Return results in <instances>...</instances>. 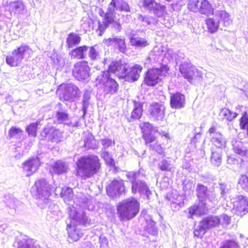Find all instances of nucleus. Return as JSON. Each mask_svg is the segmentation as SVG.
I'll return each instance as SVG.
<instances>
[{
	"instance_id": "ddd939ff",
	"label": "nucleus",
	"mask_w": 248,
	"mask_h": 248,
	"mask_svg": "<svg viewBox=\"0 0 248 248\" xmlns=\"http://www.w3.org/2000/svg\"><path fill=\"white\" fill-rule=\"evenodd\" d=\"M142 69V67L138 64L130 67L127 64L124 63L122 71L119 75L120 78L124 79L129 82H134L139 79Z\"/></svg>"
},
{
	"instance_id": "4468645a",
	"label": "nucleus",
	"mask_w": 248,
	"mask_h": 248,
	"mask_svg": "<svg viewBox=\"0 0 248 248\" xmlns=\"http://www.w3.org/2000/svg\"><path fill=\"white\" fill-rule=\"evenodd\" d=\"M90 68L88 62L83 61L76 63L73 69V74L78 80H89Z\"/></svg>"
},
{
	"instance_id": "6ab92c4d",
	"label": "nucleus",
	"mask_w": 248,
	"mask_h": 248,
	"mask_svg": "<svg viewBox=\"0 0 248 248\" xmlns=\"http://www.w3.org/2000/svg\"><path fill=\"white\" fill-rule=\"evenodd\" d=\"M41 135L52 142H58L62 139V133L59 129L53 127H46Z\"/></svg>"
},
{
	"instance_id": "f8f14e48",
	"label": "nucleus",
	"mask_w": 248,
	"mask_h": 248,
	"mask_svg": "<svg viewBox=\"0 0 248 248\" xmlns=\"http://www.w3.org/2000/svg\"><path fill=\"white\" fill-rule=\"evenodd\" d=\"M169 70L167 65H161L159 68L149 69L144 78V82L148 86H155L165 77Z\"/></svg>"
},
{
	"instance_id": "20e7f679",
	"label": "nucleus",
	"mask_w": 248,
	"mask_h": 248,
	"mask_svg": "<svg viewBox=\"0 0 248 248\" xmlns=\"http://www.w3.org/2000/svg\"><path fill=\"white\" fill-rule=\"evenodd\" d=\"M168 54L170 55L172 60H175L176 64H180L179 72L189 82H192L194 77L200 75L199 71L192 65L188 60L185 58L184 53L181 52L171 53V51L169 50Z\"/></svg>"
},
{
	"instance_id": "de8ad7c7",
	"label": "nucleus",
	"mask_w": 248,
	"mask_h": 248,
	"mask_svg": "<svg viewBox=\"0 0 248 248\" xmlns=\"http://www.w3.org/2000/svg\"><path fill=\"white\" fill-rule=\"evenodd\" d=\"M146 230L148 232L153 235H155L157 233V229L155 226V222L152 219L146 220Z\"/></svg>"
},
{
	"instance_id": "e433bc0d",
	"label": "nucleus",
	"mask_w": 248,
	"mask_h": 248,
	"mask_svg": "<svg viewBox=\"0 0 248 248\" xmlns=\"http://www.w3.org/2000/svg\"><path fill=\"white\" fill-rule=\"evenodd\" d=\"M143 111L142 105L141 103L134 102V108L131 113L130 118L132 120H138L141 117Z\"/></svg>"
},
{
	"instance_id": "423d86ee",
	"label": "nucleus",
	"mask_w": 248,
	"mask_h": 248,
	"mask_svg": "<svg viewBox=\"0 0 248 248\" xmlns=\"http://www.w3.org/2000/svg\"><path fill=\"white\" fill-rule=\"evenodd\" d=\"M140 203L134 198H129L119 203L117 212L121 221L128 220L134 218L139 213Z\"/></svg>"
},
{
	"instance_id": "4d7b16f0",
	"label": "nucleus",
	"mask_w": 248,
	"mask_h": 248,
	"mask_svg": "<svg viewBox=\"0 0 248 248\" xmlns=\"http://www.w3.org/2000/svg\"><path fill=\"white\" fill-rule=\"evenodd\" d=\"M238 183L243 189L248 192V177L246 175H242L239 179Z\"/></svg>"
},
{
	"instance_id": "680f3d73",
	"label": "nucleus",
	"mask_w": 248,
	"mask_h": 248,
	"mask_svg": "<svg viewBox=\"0 0 248 248\" xmlns=\"http://www.w3.org/2000/svg\"><path fill=\"white\" fill-rule=\"evenodd\" d=\"M220 248H239V246L234 241L228 240L223 242Z\"/></svg>"
},
{
	"instance_id": "052dcab7",
	"label": "nucleus",
	"mask_w": 248,
	"mask_h": 248,
	"mask_svg": "<svg viewBox=\"0 0 248 248\" xmlns=\"http://www.w3.org/2000/svg\"><path fill=\"white\" fill-rule=\"evenodd\" d=\"M240 125L242 129H247V134L248 135V118L246 112L245 113L240 119Z\"/></svg>"
},
{
	"instance_id": "2eb2a0df",
	"label": "nucleus",
	"mask_w": 248,
	"mask_h": 248,
	"mask_svg": "<svg viewBox=\"0 0 248 248\" xmlns=\"http://www.w3.org/2000/svg\"><path fill=\"white\" fill-rule=\"evenodd\" d=\"M63 91L61 99L63 100L73 102L78 99L80 95L79 89L73 84H66L62 86Z\"/></svg>"
},
{
	"instance_id": "5fc2aeb1",
	"label": "nucleus",
	"mask_w": 248,
	"mask_h": 248,
	"mask_svg": "<svg viewBox=\"0 0 248 248\" xmlns=\"http://www.w3.org/2000/svg\"><path fill=\"white\" fill-rule=\"evenodd\" d=\"M202 225V223L200 222L199 225L195 228L194 231V234L195 236L202 237L206 232L207 229Z\"/></svg>"
},
{
	"instance_id": "0e129e2a",
	"label": "nucleus",
	"mask_w": 248,
	"mask_h": 248,
	"mask_svg": "<svg viewBox=\"0 0 248 248\" xmlns=\"http://www.w3.org/2000/svg\"><path fill=\"white\" fill-rule=\"evenodd\" d=\"M107 13V12L105 13L103 10L101 9H100L99 10V14L100 15V16H102V17H103V21L102 22H101V21H99L98 22V29L100 31V35H102V34H103V33L104 32V31H105V30L108 27V26H109V25L110 24V23H109L107 26L103 30H101V26H102L103 24H104V19H105V15Z\"/></svg>"
},
{
	"instance_id": "58836bf2",
	"label": "nucleus",
	"mask_w": 248,
	"mask_h": 248,
	"mask_svg": "<svg viewBox=\"0 0 248 248\" xmlns=\"http://www.w3.org/2000/svg\"><path fill=\"white\" fill-rule=\"evenodd\" d=\"M237 114L233 112L229 109L224 108L221 109L219 116L223 120H226L228 121H232L237 116Z\"/></svg>"
},
{
	"instance_id": "79ce46f5",
	"label": "nucleus",
	"mask_w": 248,
	"mask_h": 248,
	"mask_svg": "<svg viewBox=\"0 0 248 248\" xmlns=\"http://www.w3.org/2000/svg\"><path fill=\"white\" fill-rule=\"evenodd\" d=\"M84 147L87 149H95L97 145L94 137L91 134H87L84 140Z\"/></svg>"
},
{
	"instance_id": "dca6fc26",
	"label": "nucleus",
	"mask_w": 248,
	"mask_h": 248,
	"mask_svg": "<svg viewBox=\"0 0 248 248\" xmlns=\"http://www.w3.org/2000/svg\"><path fill=\"white\" fill-rule=\"evenodd\" d=\"M106 189L108 196L112 198L120 196L124 193V181L122 179H114L107 187Z\"/></svg>"
},
{
	"instance_id": "13d9d810",
	"label": "nucleus",
	"mask_w": 248,
	"mask_h": 248,
	"mask_svg": "<svg viewBox=\"0 0 248 248\" xmlns=\"http://www.w3.org/2000/svg\"><path fill=\"white\" fill-rule=\"evenodd\" d=\"M37 125V123H32L26 128V130L29 136L33 137L36 136Z\"/></svg>"
},
{
	"instance_id": "bb28decb",
	"label": "nucleus",
	"mask_w": 248,
	"mask_h": 248,
	"mask_svg": "<svg viewBox=\"0 0 248 248\" xmlns=\"http://www.w3.org/2000/svg\"><path fill=\"white\" fill-rule=\"evenodd\" d=\"M222 149L217 148L211 149L210 162L214 167H219L222 163Z\"/></svg>"
},
{
	"instance_id": "3c124183",
	"label": "nucleus",
	"mask_w": 248,
	"mask_h": 248,
	"mask_svg": "<svg viewBox=\"0 0 248 248\" xmlns=\"http://www.w3.org/2000/svg\"><path fill=\"white\" fill-rule=\"evenodd\" d=\"M100 142L103 146L101 149V152L104 151H108V148L112 147L113 145H114L115 143L114 141H113L111 140L108 138L101 139L100 140Z\"/></svg>"
},
{
	"instance_id": "aec40b11",
	"label": "nucleus",
	"mask_w": 248,
	"mask_h": 248,
	"mask_svg": "<svg viewBox=\"0 0 248 248\" xmlns=\"http://www.w3.org/2000/svg\"><path fill=\"white\" fill-rule=\"evenodd\" d=\"M209 133L210 134L211 141L216 146L212 148L221 149L222 148L225 147L226 143V139L221 133L216 132V129L215 127H211L209 129Z\"/></svg>"
},
{
	"instance_id": "2f4dec72",
	"label": "nucleus",
	"mask_w": 248,
	"mask_h": 248,
	"mask_svg": "<svg viewBox=\"0 0 248 248\" xmlns=\"http://www.w3.org/2000/svg\"><path fill=\"white\" fill-rule=\"evenodd\" d=\"M201 222L202 225L207 230L217 226L219 224L218 216H210L203 218Z\"/></svg>"
},
{
	"instance_id": "393cba45",
	"label": "nucleus",
	"mask_w": 248,
	"mask_h": 248,
	"mask_svg": "<svg viewBox=\"0 0 248 248\" xmlns=\"http://www.w3.org/2000/svg\"><path fill=\"white\" fill-rule=\"evenodd\" d=\"M171 107L175 109H180L185 105V96L180 93H176L170 96Z\"/></svg>"
},
{
	"instance_id": "a19ab883",
	"label": "nucleus",
	"mask_w": 248,
	"mask_h": 248,
	"mask_svg": "<svg viewBox=\"0 0 248 248\" xmlns=\"http://www.w3.org/2000/svg\"><path fill=\"white\" fill-rule=\"evenodd\" d=\"M17 248H36V247L34 245L33 240L26 236L19 240Z\"/></svg>"
},
{
	"instance_id": "6e6552de",
	"label": "nucleus",
	"mask_w": 248,
	"mask_h": 248,
	"mask_svg": "<svg viewBox=\"0 0 248 248\" xmlns=\"http://www.w3.org/2000/svg\"><path fill=\"white\" fill-rule=\"evenodd\" d=\"M126 177L132 184V191L134 193L139 192L141 194L146 195L149 198L151 194L146 184L141 178L143 174H141L140 170L137 172L130 171L126 173Z\"/></svg>"
},
{
	"instance_id": "bf43d9fd",
	"label": "nucleus",
	"mask_w": 248,
	"mask_h": 248,
	"mask_svg": "<svg viewBox=\"0 0 248 248\" xmlns=\"http://www.w3.org/2000/svg\"><path fill=\"white\" fill-rule=\"evenodd\" d=\"M158 48L157 47H155L154 49V51L153 52H152V54H151L150 55V56H149L146 61L147 62H146V63H149L150 62V61H151V57L153 55H155V56H158V58H157V61H158V60L159 59H162V58L163 57V56L164 55H166V53H164L163 52V51L162 50V49H161L160 50V51H159V50H157V52H156V49H157Z\"/></svg>"
},
{
	"instance_id": "f704fd0d",
	"label": "nucleus",
	"mask_w": 248,
	"mask_h": 248,
	"mask_svg": "<svg viewBox=\"0 0 248 248\" xmlns=\"http://www.w3.org/2000/svg\"><path fill=\"white\" fill-rule=\"evenodd\" d=\"M202 14L209 16L214 14L213 8L211 4L206 0H202L200 3L199 10H198Z\"/></svg>"
},
{
	"instance_id": "8fccbe9b",
	"label": "nucleus",
	"mask_w": 248,
	"mask_h": 248,
	"mask_svg": "<svg viewBox=\"0 0 248 248\" xmlns=\"http://www.w3.org/2000/svg\"><path fill=\"white\" fill-rule=\"evenodd\" d=\"M230 185H228L224 183H221L219 184V189L220 191V195L221 197L225 199L227 197V194H228L231 191Z\"/></svg>"
},
{
	"instance_id": "a211bd4d",
	"label": "nucleus",
	"mask_w": 248,
	"mask_h": 248,
	"mask_svg": "<svg viewBox=\"0 0 248 248\" xmlns=\"http://www.w3.org/2000/svg\"><path fill=\"white\" fill-rule=\"evenodd\" d=\"M233 203L236 214L243 217L248 213V198L247 197L238 195L236 196Z\"/></svg>"
},
{
	"instance_id": "7c9ffc66",
	"label": "nucleus",
	"mask_w": 248,
	"mask_h": 248,
	"mask_svg": "<svg viewBox=\"0 0 248 248\" xmlns=\"http://www.w3.org/2000/svg\"><path fill=\"white\" fill-rule=\"evenodd\" d=\"M47 211V217L52 220H58L62 216V213L60 210L58 206L53 203H49Z\"/></svg>"
},
{
	"instance_id": "a18cd8bd",
	"label": "nucleus",
	"mask_w": 248,
	"mask_h": 248,
	"mask_svg": "<svg viewBox=\"0 0 248 248\" xmlns=\"http://www.w3.org/2000/svg\"><path fill=\"white\" fill-rule=\"evenodd\" d=\"M156 3L155 0H142L140 1V6L144 10L150 12L153 11Z\"/></svg>"
},
{
	"instance_id": "69168bd1",
	"label": "nucleus",
	"mask_w": 248,
	"mask_h": 248,
	"mask_svg": "<svg viewBox=\"0 0 248 248\" xmlns=\"http://www.w3.org/2000/svg\"><path fill=\"white\" fill-rule=\"evenodd\" d=\"M150 148L152 150H155L159 154L163 155V156L165 155L163 148L161 147V145L158 143H155V144H150Z\"/></svg>"
},
{
	"instance_id": "864d4df0",
	"label": "nucleus",
	"mask_w": 248,
	"mask_h": 248,
	"mask_svg": "<svg viewBox=\"0 0 248 248\" xmlns=\"http://www.w3.org/2000/svg\"><path fill=\"white\" fill-rule=\"evenodd\" d=\"M201 2L200 0H190L188 3V9L194 12H198Z\"/></svg>"
},
{
	"instance_id": "338daca9",
	"label": "nucleus",
	"mask_w": 248,
	"mask_h": 248,
	"mask_svg": "<svg viewBox=\"0 0 248 248\" xmlns=\"http://www.w3.org/2000/svg\"><path fill=\"white\" fill-rule=\"evenodd\" d=\"M99 242L100 244V248H108V242L107 238L101 235L99 238Z\"/></svg>"
},
{
	"instance_id": "49530a36",
	"label": "nucleus",
	"mask_w": 248,
	"mask_h": 248,
	"mask_svg": "<svg viewBox=\"0 0 248 248\" xmlns=\"http://www.w3.org/2000/svg\"><path fill=\"white\" fill-rule=\"evenodd\" d=\"M96 46H88V54L92 61H96L100 58V54L96 48Z\"/></svg>"
},
{
	"instance_id": "6e6d98bb",
	"label": "nucleus",
	"mask_w": 248,
	"mask_h": 248,
	"mask_svg": "<svg viewBox=\"0 0 248 248\" xmlns=\"http://www.w3.org/2000/svg\"><path fill=\"white\" fill-rule=\"evenodd\" d=\"M158 167L161 170L168 171L170 170L171 168V165L170 163V161L164 159L158 164Z\"/></svg>"
},
{
	"instance_id": "c756f323",
	"label": "nucleus",
	"mask_w": 248,
	"mask_h": 248,
	"mask_svg": "<svg viewBox=\"0 0 248 248\" xmlns=\"http://www.w3.org/2000/svg\"><path fill=\"white\" fill-rule=\"evenodd\" d=\"M54 192L56 195L60 194L65 202L72 201L74 197L73 190L69 187H64L62 189L56 187L55 189Z\"/></svg>"
},
{
	"instance_id": "473e14b6",
	"label": "nucleus",
	"mask_w": 248,
	"mask_h": 248,
	"mask_svg": "<svg viewBox=\"0 0 248 248\" xmlns=\"http://www.w3.org/2000/svg\"><path fill=\"white\" fill-rule=\"evenodd\" d=\"M88 50V46H80L73 49L70 54L72 58L83 59L85 58L86 53Z\"/></svg>"
},
{
	"instance_id": "412c9836",
	"label": "nucleus",
	"mask_w": 248,
	"mask_h": 248,
	"mask_svg": "<svg viewBox=\"0 0 248 248\" xmlns=\"http://www.w3.org/2000/svg\"><path fill=\"white\" fill-rule=\"evenodd\" d=\"M40 164V161L38 157L30 158L23 164V170L26 173V175L30 176L37 171Z\"/></svg>"
},
{
	"instance_id": "4c0bfd02",
	"label": "nucleus",
	"mask_w": 248,
	"mask_h": 248,
	"mask_svg": "<svg viewBox=\"0 0 248 248\" xmlns=\"http://www.w3.org/2000/svg\"><path fill=\"white\" fill-rule=\"evenodd\" d=\"M81 40V38L77 34L71 32L66 39V44L69 48L72 47L78 44Z\"/></svg>"
},
{
	"instance_id": "37998d69",
	"label": "nucleus",
	"mask_w": 248,
	"mask_h": 248,
	"mask_svg": "<svg viewBox=\"0 0 248 248\" xmlns=\"http://www.w3.org/2000/svg\"><path fill=\"white\" fill-rule=\"evenodd\" d=\"M152 12L158 17H163L167 14L166 6L158 2L156 3Z\"/></svg>"
},
{
	"instance_id": "b1692460",
	"label": "nucleus",
	"mask_w": 248,
	"mask_h": 248,
	"mask_svg": "<svg viewBox=\"0 0 248 248\" xmlns=\"http://www.w3.org/2000/svg\"><path fill=\"white\" fill-rule=\"evenodd\" d=\"M57 121L62 124H64L72 127H77L78 126V122L76 121L74 123L69 122V115L67 111L62 108H60L56 111L55 116Z\"/></svg>"
},
{
	"instance_id": "603ef678",
	"label": "nucleus",
	"mask_w": 248,
	"mask_h": 248,
	"mask_svg": "<svg viewBox=\"0 0 248 248\" xmlns=\"http://www.w3.org/2000/svg\"><path fill=\"white\" fill-rule=\"evenodd\" d=\"M101 156L104 159L106 164L110 166L115 165V162L112 155L108 153V151L101 152Z\"/></svg>"
},
{
	"instance_id": "774afa93",
	"label": "nucleus",
	"mask_w": 248,
	"mask_h": 248,
	"mask_svg": "<svg viewBox=\"0 0 248 248\" xmlns=\"http://www.w3.org/2000/svg\"><path fill=\"white\" fill-rule=\"evenodd\" d=\"M211 202H215L217 201L216 194L212 191H209L206 197V200Z\"/></svg>"
},
{
	"instance_id": "c9c22d12",
	"label": "nucleus",
	"mask_w": 248,
	"mask_h": 248,
	"mask_svg": "<svg viewBox=\"0 0 248 248\" xmlns=\"http://www.w3.org/2000/svg\"><path fill=\"white\" fill-rule=\"evenodd\" d=\"M53 170L54 172L58 174L65 173L68 170V165L66 162L59 160L54 163Z\"/></svg>"
},
{
	"instance_id": "f257e3e1",
	"label": "nucleus",
	"mask_w": 248,
	"mask_h": 248,
	"mask_svg": "<svg viewBox=\"0 0 248 248\" xmlns=\"http://www.w3.org/2000/svg\"><path fill=\"white\" fill-rule=\"evenodd\" d=\"M69 215L71 219L69 224L67 225L68 238L70 243L77 241L82 236L83 232L80 226L90 225V220L81 209L80 205L78 207L73 205L69 207Z\"/></svg>"
},
{
	"instance_id": "1a4fd4ad",
	"label": "nucleus",
	"mask_w": 248,
	"mask_h": 248,
	"mask_svg": "<svg viewBox=\"0 0 248 248\" xmlns=\"http://www.w3.org/2000/svg\"><path fill=\"white\" fill-rule=\"evenodd\" d=\"M115 11L130 12V7L125 0H111L107 13L105 15L104 24L101 26V30L105 29L109 23L113 21V14Z\"/></svg>"
},
{
	"instance_id": "f3484780",
	"label": "nucleus",
	"mask_w": 248,
	"mask_h": 248,
	"mask_svg": "<svg viewBox=\"0 0 248 248\" xmlns=\"http://www.w3.org/2000/svg\"><path fill=\"white\" fill-rule=\"evenodd\" d=\"M140 127L142 130V136L146 144L151 143L155 140L156 138L154 134L157 131L156 127H154L149 122L141 123Z\"/></svg>"
},
{
	"instance_id": "e2e57ef3",
	"label": "nucleus",
	"mask_w": 248,
	"mask_h": 248,
	"mask_svg": "<svg viewBox=\"0 0 248 248\" xmlns=\"http://www.w3.org/2000/svg\"><path fill=\"white\" fill-rule=\"evenodd\" d=\"M219 218V224H221L222 226L227 227L230 223V217L225 214L218 216Z\"/></svg>"
},
{
	"instance_id": "09e8293b",
	"label": "nucleus",
	"mask_w": 248,
	"mask_h": 248,
	"mask_svg": "<svg viewBox=\"0 0 248 248\" xmlns=\"http://www.w3.org/2000/svg\"><path fill=\"white\" fill-rule=\"evenodd\" d=\"M90 99V93L87 92L84 93L83 94L82 100V110L83 112V117H84L87 111L89 105V100Z\"/></svg>"
},
{
	"instance_id": "a878e982",
	"label": "nucleus",
	"mask_w": 248,
	"mask_h": 248,
	"mask_svg": "<svg viewBox=\"0 0 248 248\" xmlns=\"http://www.w3.org/2000/svg\"><path fill=\"white\" fill-rule=\"evenodd\" d=\"M138 20L141 26H149V28L153 30L155 29V26L158 22V20L155 17L150 16H143L141 14L138 16Z\"/></svg>"
},
{
	"instance_id": "9b49d317",
	"label": "nucleus",
	"mask_w": 248,
	"mask_h": 248,
	"mask_svg": "<svg viewBox=\"0 0 248 248\" xmlns=\"http://www.w3.org/2000/svg\"><path fill=\"white\" fill-rule=\"evenodd\" d=\"M31 51L29 46L22 43L6 58V62L11 67L17 66L23 60L26 54H30Z\"/></svg>"
},
{
	"instance_id": "7ed1b4c3",
	"label": "nucleus",
	"mask_w": 248,
	"mask_h": 248,
	"mask_svg": "<svg viewBox=\"0 0 248 248\" xmlns=\"http://www.w3.org/2000/svg\"><path fill=\"white\" fill-rule=\"evenodd\" d=\"M55 189L46 179H39L35 182L31 187V192L38 200V205L41 208H44L49 204V197Z\"/></svg>"
},
{
	"instance_id": "9d476101",
	"label": "nucleus",
	"mask_w": 248,
	"mask_h": 248,
	"mask_svg": "<svg viewBox=\"0 0 248 248\" xmlns=\"http://www.w3.org/2000/svg\"><path fill=\"white\" fill-rule=\"evenodd\" d=\"M96 85L103 86L105 94H113L117 93L118 84L112 78L108 76V72H101L96 78Z\"/></svg>"
},
{
	"instance_id": "4be33fe9",
	"label": "nucleus",
	"mask_w": 248,
	"mask_h": 248,
	"mask_svg": "<svg viewBox=\"0 0 248 248\" xmlns=\"http://www.w3.org/2000/svg\"><path fill=\"white\" fill-rule=\"evenodd\" d=\"M165 108L161 104L152 103L149 107V111L152 117L157 121H162L164 117Z\"/></svg>"
},
{
	"instance_id": "c03bdc74",
	"label": "nucleus",
	"mask_w": 248,
	"mask_h": 248,
	"mask_svg": "<svg viewBox=\"0 0 248 248\" xmlns=\"http://www.w3.org/2000/svg\"><path fill=\"white\" fill-rule=\"evenodd\" d=\"M233 146L234 152L240 156H244L247 155V149L243 146L242 142L236 141L235 143L233 144Z\"/></svg>"
},
{
	"instance_id": "cd10ccee",
	"label": "nucleus",
	"mask_w": 248,
	"mask_h": 248,
	"mask_svg": "<svg viewBox=\"0 0 248 248\" xmlns=\"http://www.w3.org/2000/svg\"><path fill=\"white\" fill-rule=\"evenodd\" d=\"M9 9L15 15H23L25 12L26 6L20 0L11 1L9 5Z\"/></svg>"
},
{
	"instance_id": "0eeeda50",
	"label": "nucleus",
	"mask_w": 248,
	"mask_h": 248,
	"mask_svg": "<svg viewBox=\"0 0 248 248\" xmlns=\"http://www.w3.org/2000/svg\"><path fill=\"white\" fill-rule=\"evenodd\" d=\"M206 24L209 31L211 33L216 32L220 25L224 27L229 26L232 23L230 15L225 10H217L213 17L206 19Z\"/></svg>"
},
{
	"instance_id": "72a5a7b5",
	"label": "nucleus",
	"mask_w": 248,
	"mask_h": 248,
	"mask_svg": "<svg viewBox=\"0 0 248 248\" xmlns=\"http://www.w3.org/2000/svg\"><path fill=\"white\" fill-rule=\"evenodd\" d=\"M124 66V64H123L121 61L113 62L109 65L108 70L104 72H108V76L109 77L110 73L116 74L120 78L119 75H120Z\"/></svg>"
},
{
	"instance_id": "ea45409f",
	"label": "nucleus",
	"mask_w": 248,
	"mask_h": 248,
	"mask_svg": "<svg viewBox=\"0 0 248 248\" xmlns=\"http://www.w3.org/2000/svg\"><path fill=\"white\" fill-rule=\"evenodd\" d=\"M23 131L20 128L12 126L8 131V137L10 140L15 139L20 140L23 136Z\"/></svg>"
},
{
	"instance_id": "f03ea898",
	"label": "nucleus",
	"mask_w": 248,
	"mask_h": 248,
	"mask_svg": "<svg viewBox=\"0 0 248 248\" xmlns=\"http://www.w3.org/2000/svg\"><path fill=\"white\" fill-rule=\"evenodd\" d=\"M100 166L97 156L88 155L83 156L77 162L76 175L84 180L91 178L98 172Z\"/></svg>"
},
{
	"instance_id": "39448f33",
	"label": "nucleus",
	"mask_w": 248,
	"mask_h": 248,
	"mask_svg": "<svg viewBox=\"0 0 248 248\" xmlns=\"http://www.w3.org/2000/svg\"><path fill=\"white\" fill-rule=\"evenodd\" d=\"M196 191L199 202L189 208L188 216L189 218H192L193 216L203 215L207 213L209 209V205L206 202V197L209 192L207 187L202 184H198Z\"/></svg>"
},
{
	"instance_id": "c85d7f7f",
	"label": "nucleus",
	"mask_w": 248,
	"mask_h": 248,
	"mask_svg": "<svg viewBox=\"0 0 248 248\" xmlns=\"http://www.w3.org/2000/svg\"><path fill=\"white\" fill-rule=\"evenodd\" d=\"M106 43L108 46H113L118 48L121 52L124 53L126 50V45L124 39L122 38H109L106 40Z\"/></svg>"
},
{
	"instance_id": "5701e85b",
	"label": "nucleus",
	"mask_w": 248,
	"mask_h": 248,
	"mask_svg": "<svg viewBox=\"0 0 248 248\" xmlns=\"http://www.w3.org/2000/svg\"><path fill=\"white\" fill-rule=\"evenodd\" d=\"M129 39L131 46L137 48L147 47L151 43L150 40L148 37H142L140 36L139 34H132Z\"/></svg>"
}]
</instances>
